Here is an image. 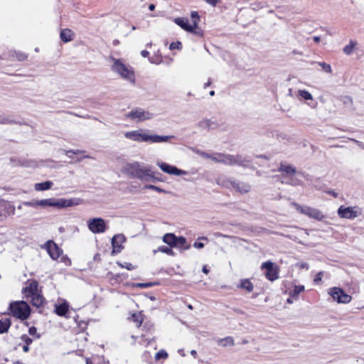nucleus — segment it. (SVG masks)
<instances>
[{
    "label": "nucleus",
    "instance_id": "f257e3e1",
    "mask_svg": "<svg viewBox=\"0 0 364 364\" xmlns=\"http://www.w3.org/2000/svg\"><path fill=\"white\" fill-rule=\"evenodd\" d=\"M124 136L134 141L149 142L152 144L168 142L170 139H175V136L173 135L161 136L157 134H149L143 129L126 132Z\"/></svg>",
    "mask_w": 364,
    "mask_h": 364
},
{
    "label": "nucleus",
    "instance_id": "f03ea898",
    "mask_svg": "<svg viewBox=\"0 0 364 364\" xmlns=\"http://www.w3.org/2000/svg\"><path fill=\"white\" fill-rule=\"evenodd\" d=\"M109 60L112 63L111 69L113 72L131 83L135 82L134 72L131 66L125 65L122 60L117 59L113 56H109Z\"/></svg>",
    "mask_w": 364,
    "mask_h": 364
},
{
    "label": "nucleus",
    "instance_id": "7ed1b4c3",
    "mask_svg": "<svg viewBox=\"0 0 364 364\" xmlns=\"http://www.w3.org/2000/svg\"><path fill=\"white\" fill-rule=\"evenodd\" d=\"M10 310L13 316L21 320L28 318L31 314V308L25 301H16L10 304Z\"/></svg>",
    "mask_w": 364,
    "mask_h": 364
},
{
    "label": "nucleus",
    "instance_id": "20e7f679",
    "mask_svg": "<svg viewBox=\"0 0 364 364\" xmlns=\"http://www.w3.org/2000/svg\"><path fill=\"white\" fill-rule=\"evenodd\" d=\"M38 204L41 206H53L58 208H62L77 205V203H75L73 199L67 200L64 198H48L38 200Z\"/></svg>",
    "mask_w": 364,
    "mask_h": 364
},
{
    "label": "nucleus",
    "instance_id": "39448f33",
    "mask_svg": "<svg viewBox=\"0 0 364 364\" xmlns=\"http://www.w3.org/2000/svg\"><path fill=\"white\" fill-rule=\"evenodd\" d=\"M291 205H293L299 213L306 215L310 218L317 220H321L323 218V214L316 208L306 205H301L295 202L291 203Z\"/></svg>",
    "mask_w": 364,
    "mask_h": 364
},
{
    "label": "nucleus",
    "instance_id": "423d86ee",
    "mask_svg": "<svg viewBox=\"0 0 364 364\" xmlns=\"http://www.w3.org/2000/svg\"><path fill=\"white\" fill-rule=\"evenodd\" d=\"M328 294H330L334 301L338 303L348 304L351 301V296L345 293V291L339 287H332L328 289Z\"/></svg>",
    "mask_w": 364,
    "mask_h": 364
},
{
    "label": "nucleus",
    "instance_id": "0eeeda50",
    "mask_svg": "<svg viewBox=\"0 0 364 364\" xmlns=\"http://www.w3.org/2000/svg\"><path fill=\"white\" fill-rule=\"evenodd\" d=\"M126 117L136 122H142L146 119H150L152 117V114L148 111H145L142 108H136L126 114Z\"/></svg>",
    "mask_w": 364,
    "mask_h": 364
},
{
    "label": "nucleus",
    "instance_id": "6e6552de",
    "mask_svg": "<svg viewBox=\"0 0 364 364\" xmlns=\"http://www.w3.org/2000/svg\"><path fill=\"white\" fill-rule=\"evenodd\" d=\"M338 215L346 219H353L361 215V210L358 207H344L341 205L338 210Z\"/></svg>",
    "mask_w": 364,
    "mask_h": 364
},
{
    "label": "nucleus",
    "instance_id": "1a4fd4ad",
    "mask_svg": "<svg viewBox=\"0 0 364 364\" xmlns=\"http://www.w3.org/2000/svg\"><path fill=\"white\" fill-rule=\"evenodd\" d=\"M227 187L232 188L241 194L247 193L251 190V185L239 180L230 179L227 181Z\"/></svg>",
    "mask_w": 364,
    "mask_h": 364
},
{
    "label": "nucleus",
    "instance_id": "9d476101",
    "mask_svg": "<svg viewBox=\"0 0 364 364\" xmlns=\"http://www.w3.org/2000/svg\"><path fill=\"white\" fill-rule=\"evenodd\" d=\"M124 172L131 176L132 178H141V174L143 173L144 168H141L139 162H134L127 164L123 168Z\"/></svg>",
    "mask_w": 364,
    "mask_h": 364
},
{
    "label": "nucleus",
    "instance_id": "9b49d317",
    "mask_svg": "<svg viewBox=\"0 0 364 364\" xmlns=\"http://www.w3.org/2000/svg\"><path fill=\"white\" fill-rule=\"evenodd\" d=\"M262 269H264V274L266 277L270 281H274L278 278V272L277 269L274 267V263L268 261L262 264Z\"/></svg>",
    "mask_w": 364,
    "mask_h": 364
},
{
    "label": "nucleus",
    "instance_id": "f8f14e48",
    "mask_svg": "<svg viewBox=\"0 0 364 364\" xmlns=\"http://www.w3.org/2000/svg\"><path fill=\"white\" fill-rule=\"evenodd\" d=\"M45 248L53 260L57 259L63 253L62 250L53 240H48L45 244Z\"/></svg>",
    "mask_w": 364,
    "mask_h": 364
},
{
    "label": "nucleus",
    "instance_id": "ddd939ff",
    "mask_svg": "<svg viewBox=\"0 0 364 364\" xmlns=\"http://www.w3.org/2000/svg\"><path fill=\"white\" fill-rule=\"evenodd\" d=\"M125 242V237L122 234H118L113 236L112 239V246L113 255L119 253L124 247L122 244Z\"/></svg>",
    "mask_w": 364,
    "mask_h": 364
},
{
    "label": "nucleus",
    "instance_id": "4468645a",
    "mask_svg": "<svg viewBox=\"0 0 364 364\" xmlns=\"http://www.w3.org/2000/svg\"><path fill=\"white\" fill-rule=\"evenodd\" d=\"M158 166L165 173L175 176H181L185 174L186 172L181 169L178 168L174 166L169 165L164 162L158 163Z\"/></svg>",
    "mask_w": 364,
    "mask_h": 364
},
{
    "label": "nucleus",
    "instance_id": "2eb2a0df",
    "mask_svg": "<svg viewBox=\"0 0 364 364\" xmlns=\"http://www.w3.org/2000/svg\"><path fill=\"white\" fill-rule=\"evenodd\" d=\"M107 229L106 222L100 218H92V233H102Z\"/></svg>",
    "mask_w": 364,
    "mask_h": 364
},
{
    "label": "nucleus",
    "instance_id": "dca6fc26",
    "mask_svg": "<svg viewBox=\"0 0 364 364\" xmlns=\"http://www.w3.org/2000/svg\"><path fill=\"white\" fill-rule=\"evenodd\" d=\"M197 127L203 130H210L216 129L218 127V124L215 122L211 121L209 119H203L198 122Z\"/></svg>",
    "mask_w": 364,
    "mask_h": 364
},
{
    "label": "nucleus",
    "instance_id": "f3484780",
    "mask_svg": "<svg viewBox=\"0 0 364 364\" xmlns=\"http://www.w3.org/2000/svg\"><path fill=\"white\" fill-rule=\"evenodd\" d=\"M251 160L247 156H242L240 154L235 155L233 160V166L237 165L242 167H248L249 164L251 163Z\"/></svg>",
    "mask_w": 364,
    "mask_h": 364
},
{
    "label": "nucleus",
    "instance_id": "a211bd4d",
    "mask_svg": "<svg viewBox=\"0 0 364 364\" xmlns=\"http://www.w3.org/2000/svg\"><path fill=\"white\" fill-rule=\"evenodd\" d=\"M174 22L186 31L193 32L195 29L193 25L188 23L187 18L181 17L176 18Z\"/></svg>",
    "mask_w": 364,
    "mask_h": 364
},
{
    "label": "nucleus",
    "instance_id": "6ab92c4d",
    "mask_svg": "<svg viewBox=\"0 0 364 364\" xmlns=\"http://www.w3.org/2000/svg\"><path fill=\"white\" fill-rule=\"evenodd\" d=\"M178 237L173 233H166L163 236L162 240L171 247L177 246L176 240Z\"/></svg>",
    "mask_w": 364,
    "mask_h": 364
},
{
    "label": "nucleus",
    "instance_id": "aec40b11",
    "mask_svg": "<svg viewBox=\"0 0 364 364\" xmlns=\"http://www.w3.org/2000/svg\"><path fill=\"white\" fill-rule=\"evenodd\" d=\"M176 245L177 246L175 247L179 248L181 251L187 250L191 247V245L187 244L186 238L183 236L178 237Z\"/></svg>",
    "mask_w": 364,
    "mask_h": 364
},
{
    "label": "nucleus",
    "instance_id": "412c9836",
    "mask_svg": "<svg viewBox=\"0 0 364 364\" xmlns=\"http://www.w3.org/2000/svg\"><path fill=\"white\" fill-rule=\"evenodd\" d=\"M278 171L285 172L287 175L292 176L296 173V168L291 165H285L284 164H281L278 168Z\"/></svg>",
    "mask_w": 364,
    "mask_h": 364
},
{
    "label": "nucleus",
    "instance_id": "4be33fe9",
    "mask_svg": "<svg viewBox=\"0 0 364 364\" xmlns=\"http://www.w3.org/2000/svg\"><path fill=\"white\" fill-rule=\"evenodd\" d=\"M69 306L67 303L64 302L60 304L55 306V312L58 316H65L68 311Z\"/></svg>",
    "mask_w": 364,
    "mask_h": 364
},
{
    "label": "nucleus",
    "instance_id": "5701e85b",
    "mask_svg": "<svg viewBox=\"0 0 364 364\" xmlns=\"http://www.w3.org/2000/svg\"><path fill=\"white\" fill-rule=\"evenodd\" d=\"M38 284L36 281H32L28 287L25 288V292L27 294V296H30L34 294L38 293Z\"/></svg>",
    "mask_w": 364,
    "mask_h": 364
},
{
    "label": "nucleus",
    "instance_id": "b1692460",
    "mask_svg": "<svg viewBox=\"0 0 364 364\" xmlns=\"http://www.w3.org/2000/svg\"><path fill=\"white\" fill-rule=\"evenodd\" d=\"M283 179L282 181V183H285V184H287V185H291V186H299L301 183V181L294 177V176H283Z\"/></svg>",
    "mask_w": 364,
    "mask_h": 364
},
{
    "label": "nucleus",
    "instance_id": "393cba45",
    "mask_svg": "<svg viewBox=\"0 0 364 364\" xmlns=\"http://www.w3.org/2000/svg\"><path fill=\"white\" fill-rule=\"evenodd\" d=\"M150 168H144L143 173L141 174L142 178H139L141 181H159V179L156 177H154L153 175H151L150 173Z\"/></svg>",
    "mask_w": 364,
    "mask_h": 364
},
{
    "label": "nucleus",
    "instance_id": "a878e982",
    "mask_svg": "<svg viewBox=\"0 0 364 364\" xmlns=\"http://www.w3.org/2000/svg\"><path fill=\"white\" fill-rule=\"evenodd\" d=\"M31 298V303L34 306L40 307L42 306L43 302V297L38 293L34 294L29 296Z\"/></svg>",
    "mask_w": 364,
    "mask_h": 364
},
{
    "label": "nucleus",
    "instance_id": "bb28decb",
    "mask_svg": "<svg viewBox=\"0 0 364 364\" xmlns=\"http://www.w3.org/2000/svg\"><path fill=\"white\" fill-rule=\"evenodd\" d=\"M73 33L70 29H63L60 32V38L65 42H69L73 40Z\"/></svg>",
    "mask_w": 364,
    "mask_h": 364
},
{
    "label": "nucleus",
    "instance_id": "cd10ccee",
    "mask_svg": "<svg viewBox=\"0 0 364 364\" xmlns=\"http://www.w3.org/2000/svg\"><path fill=\"white\" fill-rule=\"evenodd\" d=\"M53 183L51 181H45L35 184V189L38 191H46L52 188Z\"/></svg>",
    "mask_w": 364,
    "mask_h": 364
},
{
    "label": "nucleus",
    "instance_id": "c85d7f7f",
    "mask_svg": "<svg viewBox=\"0 0 364 364\" xmlns=\"http://www.w3.org/2000/svg\"><path fill=\"white\" fill-rule=\"evenodd\" d=\"M11 326V321L9 318L0 319V333L7 332Z\"/></svg>",
    "mask_w": 364,
    "mask_h": 364
},
{
    "label": "nucleus",
    "instance_id": "c756f323",
    "mask_svg": "<svg viewBox=\"0 0 364 364\" xmlns=\"http://www.w3.org/2000/svg\"><path fill=\"white\" fill-rule=\"evenodd\" d=\"M65 153L71 159L70 163L78 162L82 159V157L77 158L76 159H75L74 157L73 156V155H78V154H80L82 153V151H80L78 149L65 151Z\"/></svg>",
    "mask_w": 364,
    "mask_h": 364
},
{
    "label": "nucleus",
    "instance_id": "7c9ffc66",
    "mask_svg": "<svg viewBox=\"0 0 364 364\" xmlns=\"http://www.w3.org/2000/svg\"><path fill=\"white\" fill-rule=\"evenodd\" d=\"M304 289L305 288L304 285H296L294 286L293 290L289 292V296L294 297L295 300H297L299 294L304 291Z\"/></svg>",
    "mask_w": 364,
    "mask_h": 364
},
{
    "label": "nucleus",
    "instance_id": "2f4dec72",
    "mask_svg": "<svg viewBox=\"0 0 364 364\" xmlns=\"http://www.w3.org/2000/svg\"><path fill=\"white\" fill-rule=\"evenodd\" d=\"M242 289H246L248 292H251L253 291L254 286L252 283L249 279H242L240 282V284L238 286Z\"/></svg>",
    "mask_w": 364,
    "mask_h": 364
},
{
    "label": "nucleus",
    "instance_id": "473e14b6",
    "mask_svg": "<svg viewBox=\"0 0 364 364\" xmlns=\"http://www.w3.org/2000/svg\"><path fill=\"white\" fill-rule=\"evenodd\" d=\"M161 252L168 255L175 256V252L173 251L172 247L166 246H159L157 250H154V252Z\"/></svg>",
    "mask_w": 364,
    "mask_h": 364
},
{
    "label": "nucleus",
    "instance_id": "72a5a7b5",
    "mask_svg": "<svg viewBox=\"0 0 364 364\" xmlns=\"http://www.w3.org/2000/svg\"><path fill=\"white\" fill-rule=\"evenodd\" d=\"M219 345L226 347V346H232L235 345L234 340L231 336H227L224 338L220 339L218 341Z\"/></svg>",
    "mask_w": 364,
    "mask_h": 364
},
{
    "label": "nucleus",
    "instance_id": "f704fd0d",
    "mask_svg": "<svg viewBox=\"0 0 364 364\" xmlns=\"http://www.w3.org/2000/svg\"><path fill=\"white\" fill-rule=\"evenodd\" d=\"M356 45H357L356 41L350 40L349 44L346 45L343 48L344 53L346 55H350Z\"/></svg>",
    "mask_w": 364,
    "mask_h": 364
},
{
    "label": "nucleus",
    "instance_id": "c9c22d12",
    "mask_svg": "<svg viewBox=\"0 0 364 364\" xmlns=\"http://www.w3.org/2000/svg\"><path fill=\"white\" fill-rule=\"evenodd\" d=\"M341 101L343 102L344 105L347 107H349L351 109H354L353 107V99L349 96H341L340 98Z\"/></svg>",
    "mask_w": 364,
    "mask_h": 364
},
{
    "label": "nucleus",
    "instance_id": "e433bc0d",
    "mask_svg": "<svg viewBox=\"0 0 364 364\" xmlns=\"http://www.w3.org/2000/svg\"><path fill=\"white\" fill-rule=\"evenodd\" d=\"M235 155L223 154V164L228 166H233Z\"/></svg>",
    "mask_w": 364,
    "mask_h": 364
},
{
    "label": "nucleus",
    "instance_id": "4c0bfd02",
    "mask_svg": "<svg viewBox=\"0 0 364 364\" xmlns=\"http://www.w3.org/2000/svg\"><path fill=\"white\" fill-rule=\"evenodd\" d=\"M191 16L193 21V26H194L195 29L198 28V24L200 21V16L197 11H191Z\"/></svg>",
    "mask_w": 364,
    "mask_h": 364
},
{
    "label": "nucleus",
    "instance_id": "58836bf2",
    "mask_svg": "<svg viewBox=\"0 0 364 364\" xmlns=\"http://www.w3.org/2000/svg\"><path fill=\"white\" fill-rule=\"evenodd\" d=\"M299 96H301L302 98H304L306 100H313V97H312L311 94L307 90H299Z\"/></svg>",
    "mask_w": 364,
    "mask_h": 364
},
{
    "label": "nucleus",
    "instance_id": "ea45409f",
    "mask_svg": "<svg viewBox=\"0 0 364 364\" xmlns=\"http://www.w3.org/2000/svg\"><path fill=\"white\" fill-rule=\"evenodd\" d=\"M144 188L153 190V191H157L159 193H167V191H165L164 189H162V188H161L156 186H154V185H145L144 186Z\"/></svg>",
    "mask_w": 364,
    "mask_h": 364
},
{
    "label": "nucleus",
    "instance_id": "a19ab883",
    "mask_svg": "<svg viewBox=\"0 0 364 364\" xmlns=\"http://www.w3.org/2000/svg\"><path fill=\"white\" fill-rule=\"evenodd\" d=\"M318 64L321 67L322 70L327 73H331L332 69L329 64L325 63V62H319Z\"/></svg>",
    "mask_w": 364,
    "mask_h": 364
},
{
    "label": "nucleus",
    "instance_id": "79ce46f5",
    "mask_svg": "<svg viewBox=\"0 0 364 364\" xmlns=\"http://www.w3.org/2000/svg\"><path fill=\"white\" fill-rule=\"evenodd\" d=\"M92 364H108L105 362L103 357L96 355L92 356Z\"/></svg>",
    "mask_w": 364,
    "mask_h": 364
},
{
    "label": "nucleus",
    "instance_id": "37998d69",
    "mask_svg": "<svg viewBox=\"0 0 364 364\" xmlns=\"http://www.w3.org/2000/svg\"><path fill=\"white\" fill-rule=\"evenodd\" d=\"M159 283H156V282H147V283H137L134 286L136 287H139V288H148V287H154L156 284H158Z\"/></svg>",
    "mask_w": 364,
    "mask_h": 364
},
{
    "label": "nucleus",
    "instance_id": "c03bdc74",
    "mask_svg": "<svg viewBox=\"0 0 364 364\" xmlns=\"http://www.w3.org/2000/svg\"><path fill=\"white\" fill-rule=\"evenodd\" d=\"M223 154L222 153H216L212 156V161L217 162V163H222L223 160Z\"/></svg>",
    "mask_w": 364,
    "mask_h": 364
},
{
    "label": "nucleus",
    "instance_id": "a18cd8bd",
    "mask_svg": "<svg viewBox=\"0 0 364 364\" xmlns=\"http://www.w3.org/2000/svg\"><path fill=\"white\" fill-rule=\"evenodd\" d=\"M168 357V353L164 350H161L156 353L155 358L156 360H159L161 358H166Z\"/></svg>",
    "mask_w": 364,
    "mask_h": 364
},
{
    "label": "nucleus",
    "instance_id": "49530a36",
    "mask_svg": "<svg viewBox=\"0 0 364 364\" xmlns=\"http://www.w3.org/2000/svg\"><path fill=\"white\" fill-rule=\"evenodd\" d=\"M181 48H182V44L180 41L173 42L169 46L170 50L181 49Z\"/></svg>",
    "mask_w": 364,
    "mask_h": 364
},
{
    "label": "nucleus",
    "instance_id": "de8ad7c7",
    "mask_svg": "<svg viewBox=\"0 0 364 364\" xmlns=\"http://www.w3.org/2000/svg\"><path fill=\"white\" fill-rule=\"evenodd\" d=\"M132 318L134 321L136 322L137 326H139L141 325L142 320L139 315L134 314L132 315Z\"/></svg>",
    "mask_w": 364,
    "mask_h": 364
},
{
    "label": "nucleus",
    "instance_id": "09e8293b",
    "mask_svg": "<svg viewBox=\"0 0 364 364\" xmlns=\"http://www.w3.org/2000/svg\"><path fill=\"white\" fill-rule=\"evenodd\" d=\"M252 9L254 10H258L264 7V5L261 2H255L251 4Z\"/></svg>",
    "mask_w": 364,
    "mask_h": 364
},
{
    "label": "nucleus",
    "instance_id": "8fccbe9b",
    "mask_svg": "<svg viewBox=\"0 0 364 364\" xmlns=\"http://www.w3.org/2000/svg\"><path fill=\"white\" fill-rule=\"evenodd\" d=\"M119 265L122 267L125 268V269H127L128 270H132V269H134L135 268L134 266L132 264L128 263V262H125L124 264H119Z\"/></svg>",
    "mask_w": 364,
    "mask_h": 364
},
{
    "label": "nucleus",
    "instance_id": "3c124183",
    "mask_svg": "<svg viewBox=\"0 0 364 364\" xmlns=\"http://www.w3.org/2000/svg\"><path fill=\"white\" fill-rule=\"evenodd\" d=\"M24 205L30 206V207H36L38 206V200H33V201H26L23 202V203Z\"/></svg>",
    "mask_w": 364,
    "mask_h": 364
},
{
    "label": "nucleus",
    "instance_id": "603ef678",
    "mask_svg": "<svg viewBox=\"0 0 364 364\" xmlns=\"http://www.w3.org/2000/svg\"><path fill=\"white\" fill-rule=\"evenodd\" d=\"M21 340L25 341L26 345L28 346H29L33 341V340L31 338H29L27 335H23L21 336Z\"/></svg>",
    "mask_w": 364,
    "mask_h": 364
},
{
    "label": "nucleus",
    "instance_id": "864d4df0",
    "mask_svg": "<svg viewBox=\"0 0 364 364\" xmlns=\"http://www.w3.org/2000/svg\"><path fill=\"white\" fill-rule=\"evenodd\" d=\"M322 277H323V272H319L316 274V277H315V279H314V282H315V283H318L319 282H321V279H322Z\"/></svg>",
    "mask_w": 364,
    "mask_h": 364
},
{
    "label": "nucleus",
    "instance_id": "5fc2aeb1",
    "mask_svg": "<svg viewBox=\"0 0 364 364\" xmlns=\"http://www.w3.org/2000/svg\"><path fill=\"white\" fill-rule=\"evenodd\" d=\"M193 246L197 249H202L204 247V244L203 242L196 241L193 243Z\"/></svg>",
    "mask_w": 364,
    "mask_h": 364
},
{
    "label": "nucleus",
    "instance_id": "6e6d98bb",
    "mask_svg": "<svg viewBox=\"0 0 364 364\" xmlns=\"http://www.w3.org/2000/svg\"><path fill=\"white\" fill-rule=\"evenodd\" d=\"M17 58L19 60H24L27 58V55L23 53H19L17 54Z\"/></svg>",
    "mask_w": 364,
    "mask_h": 364
},
{
    "label": "nucleus",
    "instance_id": "4d7b16f0",
    "mask_svg": "<svg viewBox=\"0 0 364 364\" xmlns=\"http://www.w3.org/2000/svg\"><path fill=\"white\" fill-rule=\"evenodd\" d=\"M203 1L213 6H215L219 0H203Z\"/></svg>",
    "mask_w": 364,
    "mask_h": 364
},
{
    "label": "nucleus",
    "instance_id": "13d9d810",
    "mask_svg": "<svg viewBox=\"0 0 364 364\" xmlns=\"http://www.w3.org/2000/svg\"><path fill=\"white\" fill-rule=\"evenodd\" d=\"M28 333L30 335L33 336L37 333V329L35 327H31L28 329Z\"/></svg>",
    "mask_w": 364,
    "mask_h": 364
},
{
    "label": "nucleus",
    "instance_id": "bf43d9fd",
    "mask_svg": "<svg viewBox=\"0 0 364 364\" xmlns=\"http://www.w3.org/2000/svg\"><path fill=\"white\" fill-rule=\"evenodd\" d=\"M200 155L205 159H212V156H213V155L205 153V152H201Z\"/></svg>",
    "mask_w": 364,
    "mask_h": 364
},
{
    "label": "nucleus",
    "instance_id": "052dcab7",
    "mask_svg": "<svg viewBox=\"0 0 364 364\" xmlns=\"http://www.w3.org/2000/svg\"><path fill=\"white\" fill-rule=\"evenodd\" d=\"M149 51H147L146 50H143L141 51V55L144 58H146L149 55Z\"/></svg>",
    "mask_w": 364,
    "mask_h": 364
},
{
    "label": "nucleus",
    "instance_id": "680f3d73",
    "mask_svg": "<svg viewBox=\"0 0 364 364\" xmlns=\"http://www.w3.org/2000/svg\"><path fill=\"white\" fill-rule=\"evenodd\" d=\"M299 267L302 269H308L309 266L307 263L306 262H302L301 263V264L299 265Z\"/></svg>",
    "mask_w": 364,
    "mask_h": 364
},
{
    "label": "nucleus",
    "instance_id": "e2e57ef3",
    "mask_svg": "<svg viewBox=\"0 0 364 364\" xmlns=\"http://www.w3.org/2000/svg\"><path fill=\"white\" fill-rule=\"evenodd\" d=\"M62 260L65 262L66 264H70L71 262L69 258H68L67 257H62Z\"/></svg>",
    "mask_w": 364,
    "mask_h": 364
},
{
    "label": "nucleus",
    "instance_id": "0e129e2a",
    "mask_svg": "<svg viewBox=\"0 0 364 364\" xmlns=\"http://www.w3.org/2000/svg\"><path fill=\"white\" fill-rule=\"evenodd\" d=\"M294 301H296V300L294 299V297H291V296H289V297L287 300V302L289 304H293Z\"/></svg>",
    "mask_w": 364,
    "mask_h": 364
},
{
    "label": "nucleus",
    "instance_id": "69168bd1",
    "mask_svg": "<svg viewBox=\"0 0 364 364\" xmlns=\"http://www.w3.org/2000/svg\"><path fill=\"white\" fill-rule=\"evenodd\" d=\"M202 272H203V273H205V274H208V273L209 270H208V267H207V266H206V265H204V266L203 267Z\"/></svg>",
    "mask_w": 364,
    "mask_h": 364
},
{
    "label": "nucleus",
    "instance_id": "338daca9",
    "mask_svg": "<svg viewBox=\"0 0 364 364\" xmlns=\"http://www.w3.org/2000/svg\"><path fill=\"white\" fill-rule=\"evenodd\" d=\"M210 85H211V80H210V79H209L208 81L206 83H205L203 87L206 88L207 87L210 86Z\"/></svg>",
    "mask_w": 364,
    "mask_h": 364
},
{
    "label": "nucleus",
    "instance_id": "774afa93",
    "mask_svg": "<svg viewBox=\"0 0 364 364\" xmlns=\"http://www.w3.org/2000/svg\"><path fill=\"white\" fill-rule=\"evenodd\" d=\"M191 355L192 356H193L194 358H196V355H197V352H196V350H192L191 351Z\"/></svg>",
    "mask_w": 364,
    "mask_h": 364
}]
</instances>
